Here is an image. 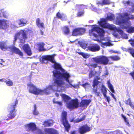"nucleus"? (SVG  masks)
Listing matches in <instances>:
<instances>
[{"mask_svg": "<svg viewBox=\"0 0 134 134\" xmlns=\"http://www.w3.org/2000/svg\"><path fill=\"white\" fill-rule=\"evenodd\" d=\"M93 26L92 29L89 31V35L96 37L98 35L100 38V44L103 47L105 48L107 46H111V44L110 42L109 38L104 37L105 31L103 29L100 28L98 25H94Z\"/></svg>", "mask_w": 134, "mask_h": 134, "instance_id": "nucleus-2", "label": "nucleus"}, {"mask_svg": "<svg viewBox=\"0 0 134 134\" xmlns=\"http://www.w3.org/2000/svg\"><path fill=\"white\" fill-rule=\"evenodd\" d=\"M130 53L134 58V49L131 48V50L129 51Z\"/></svg>", "mask_w": 134, "mask_h": 134, "instance_id": "nucleus-44", "label": "nucleus"}, {"mask_svg": "<svg viewBox=\"0 0 134 134\" xmlns=\"http://www.w3.org/2000/svg\"><path fill=\"white\" fill-rule=\"evenodd\" d=\"M129 41L130 42L131 46L134 47V39H131L129 40Z\"/></svg>", "mask_w": 134, "mask_h": 134, "instance_id": "nucleus-45", "label": "nucleus"}, {"mask_svg": "<svg viewBox=\"0 0 134 134\" xmlns=\"http://www.w3.org/2000/svg\"><path fill=\"white\" fill-rule=\"evenodd\" d=\"M10 49L14 53L18 54L21 56H23V53L20 51V49L14 46H12L9 47Z\"/></svg>", "mask_w": 134, "mask_h": 134, "instance_id": "nucleus-16", "label": "nucleus"}, {"mask_svg": "<svg viewBox=\"0 0 134 134\" xmlns=\"http://www.w3.org/2000/svg\"><path fill=\"white\" fill-rule=\"evenodd\" d=\"M40 31L41 34V35H43V32L41 30H40Z\"/></svg>", "mask_w": 134, "mask_h": 134, "instance_id": "nucleus-59", "label": "nucleus"}, {"mask_svg": "<svg viewBox=\"0 0 134 134\" xmlns=\"http://www.w3.org/2000/svg\"><path fill=\"white\" fill-rule=\"evenodd\" d=\"M91 102V100L90 99H83L82 100L80 104L82 107H84L85 106H87Z\"/></svg>", "mask_w": 134, "mask_h": 134, "instance_id": "nucleus-20", "label": "nucleus"}, {"mask_svg": "<svg viewBox=\"0 0 134 134\" xmlns=\"http://www.w3.org/2000/svg\"><path fill=\"white\" fill-rule=\"evenodd\" d=\"M26 129L28 131H34L37 129L35 124L34 123H30L25 125Z\"/></svg>", "mask_w": 134, "mask_h": 134, "instance_id": "nucleus-13", "label": "nucleus"}, {"mask_svg": "<svg viewBox=\"0 0 134 134\" xmlns=\"http://www.w3.org/2000/svg\"><path fill=\"white\" fill-rule=\"evenodd\" d=\"M55 55V54H54L51 55H43L42 56L40 59V62L42 63H46L49 61L54 63L53 65L54 69L53 71L54 77L52 85H49L46 88L43 90L37 88L31 83H28L27 85L29 87L30 92L36 95H42L44 93L49 94L50 91H55L57 90L58 87H61L64 84V80L69 83L70 87L73 86L75 88H77L78 86V85L73 86L70 83L69 79L70 75L69 73L65 71L60 64L56 63L54 59Z\"/></svg>", "mask_w": 134, "mask_h": 134, "instance_id": "nucleus-1", "label": "nucleus"}, {"mask_svg": "<svg viewBox=\"0 0 134 134\" xmlns=\"http://www.w3.org/2000/svg\"><path fill=\"white\" fill-rule=\"evenodd\" d=\"M18 22L19 25H25L27 22V20L25 19H22L18 20Z\"/></svg>", "mask_w": 134, "mask_h": 134, "instance_id": "nucleus-29", "label": "nucleus"}, {"mask_svg": "<svg viewBox=\"0 0 134 134\" xmlns=\"http://www.w3.org/2000/svg\"><path fill=\"white\" fill-rule=\"evenodd\" d=\"M118 31L123 38L126 39L128 38V37L127 34L124 33L122 30L120 29H118Z\"/></svg>", "mask_w": 134, "mask_h": 134, "instance_id": "nucleus-25", "label": "nucleus"}, {"mask_svg": "<svg viewBox=\"0 0 134 134\" xmlns=\"http://www.w3.org/2000/svg\"><path fill=\"white\" fill-rule=\"evenodd\" d=\"M45 131L46 134H58L57 130L52 128L46 129Z\"/></svg>", "mask_w": 134, "mask_h": 134, "instance_id": "nucleus-18", "label": "nucleus"}, {"mask_svg": "<svg viewBox=\"0 0 134 134\" xmlns=\"http://www.w3.org/2000/svg\"><path fill=\"white\" fill-rule=\"evenodd\" d=\"M131 103L130 98H129L127 100H126L125 103L127 105H130V104Z\"/></svg>", "mask_w": 134, "mask_h": 134, "instance_id": "nucleus-48", "label": "nucleus"}, {"mask_svg": "<svg viewBox=\"0 0 134 134\" xmlns=\"http://www.w3.org/2000/svg\"><path fill=\"white\" fill-rule=\"evenodd\" d=\"M131 108L134 110V105H133V106H132L131 107Z\"/></svg>", "mask_w": 134, "mask_h": 134, "instance_id": "nucleus-64", "label": "nucleus"}, {"mask_svg": "<svg viewBox=\"0 0 134 134\" xmlns=\"http://www.w3.org/2000/svg\"><path fill=\"white\" fill-rule=\"evenodd\" d=\"M63 31L65 35H68L70 33V30L69 27L67 26H65L63 27Z\"/></svg>", "mask_w": 134, "mask_h": 134, "instance_id": "nucleus-24", "label": "nucleus"}, {"mask_svg": "<svg viewBox=\"0 0 134 134\" xmlns=\"http://www.w3.org/2000/svg\"><path fill=\"white\" fill-rule=\"evenodd\" d=\"M55 95L57 97H58L59 96V94L57 93H55Z\"/></svg>", "mask_w": 134, "mask_h": 134, "instance_id": "nucleus-61", "label": "nucleus"}, {"mask_svg": "<svg viewBox=\"0 0 134 134\" xmlns=\"http://www.w3.org/2000/svg\"><path fill=\"white\" fill-rule=\"evenodd\" d=\"M90 127L86 125L82 126L79 129V132L81 134H84L90 130Z\"/></svg>", "mask_w": 134, "mask_h": 134, "instance_id": "nucleus-15", "label": "nucleus"}, {"mask_svg": "<svg viewBox=\"0 0 134 134\" xmlns=\"http://www.w3.org/2000/svg\"><path fill=\"white\" fill-rule=\"evenodd\" d=\"M60 95L66 102L68 108L72 109L79 107V102L77 99H71L70 97L65 94H62Z\"/></svg>", "mask_w": 134, "mask_h": 134, "instance_id": "nucleus-3", "label": "nucleus"}, {"mask_svg": "<svg viewBox=\"0 0 134 134\" xmlns=\"http://www.w3.org/2000/svg\"><path fill=\"white\" fill-rule=\"evenodd\" d=\"M36 25L38 27L41 28H44V24L42 22H41L39 18L36 19Z\"/></svg>", "mask_w": 134, "mask_h": 134, "instance_id": "nucleus-21", "label": "nucleus"}, {"mask_svg": "<svg viewBox=\"0 0 134 134\" xmlns=\"http://www.w3.org/2000/svg\"><path fill=\"white\" fill-rule=\"evenodd\" d=\"M98 23L100 26L103 28H107L113 30H114L116 29L115 25L107 24L106 23V20L105 19H101L100 21H98Z\"/></svg>", "mask_w": 134, "mask_h": 134, "instance_id": "nucleus-6", "label": "nucleus"}, {"mask_svg": "<svg viewBox=\"0 0 134 134\" xmlns=\"http://www.w3.org/2000/svg\"><path fill=\"white\" fill-rule=\"evenodd\" d=\"M132 65L133 68H134V61H133L132 63ZM130 74L132 76L133 79L134 80V70L133 72H131Z\"/></svg>", "mask_w": 134, "mask_h": 134, "instance_id": "nucleus-43", "label": "nucleus"}, {"mask_svg": "<svg viewBox=\"0 0 134 134\" xmlns=\"http://www.w3.org/2000/svg\"><path fill=\"white\" fill-rule=\"evenodd\" d=\"M44 44L43 43H41L38 44L39 50L40 51L44 50Z\"/></svg>", "mask_w": 134, "mask_h": 134, "instance_id": "nucleus-34", "label": "nucleus"}, {"mask_svg": "<svg viewBox=\"0 0 134 134\" xmlns=\"http://www.w3.org/2000/svg\"><path fill=\"white\" fill-rule=\"evenodd\" d=\"M18 38L19 39L21 43H24L25 42L26 39L27 38L26 32L24 30H21L15 34L13 41L14 44Z\"/></svg>", "mask_w": 134, "mask_h": 134, "instance_id": "nucleus-5", "label": "nucleus"}, {"mask_svg": "<svg viewBox=\"0 0 134 134\" xmlns=\"http://www.w3.org/2000/svg\"><path fill=\"white\" fill-rule=\"evenodd\" d=\"M18 103V100L15 99L14 100L13 102L10 105L9 109L10 113L8 116L9 119H12L14 118L16 115L15 112L16 110L15 109V108L16 104Z\"/></svg>", "mask_w": 134, "mask_h": 134, "instance_id": "nucleus-7", "label": "nucleus"}, {"mask_svg": "<svg viewBox=\"0 0 134 134\" xmlns=\"http://www.w3.org/2000/svg\"><path fill=\"white\" fill-rule=\"evenodd\" d=\"M93 9L92 10L93 11H94L95 12H96V11H97L98 10H100V9Z\"/></svg>", "mask_w": 134, "mask_h": 134, "instance_id": "nucleus-58", "label": "nucleus"}, {"mask_svg": "<svg viewBox=\"0 0 134 134\" xmlns=\"http://www.w3.org/2000/svg\"><path fill=\"white\" fill-rule=\"evenodd\" d=\"M110 95L112 96V97L115 100V102H116V98H115L114 95L113 94V93H111V92H110Z\"/></svg>", "mask_w": 134, "mask_h": 134, "instance_id": "nucleus-50", "label": "nucleus"}, {"mask_svg": "<svg viewBox=\"0 0 134 134\" xmlns=\"http://www.w3.org/2000/svg\"><path fill=\"white\" fill-rule=\"evenodd\" d=\"M99 79V77L98 76L96 77L93 81V84L92 85L93 87L94 88L95 86H97L99 83L98 80Z\"/></svg>", "mask_w": 134, "mask_h": 134, "instance_id": "nucleus-27", "label": "nucleus"}, {"mask_svg": "<svg viewBox=\"0 0 134 134\" xmlns=\"http://www.w3.org/2000/svg\"><path fill=\"white\" fill-rule=\"evenodd\" d=\"M76 8H86V6L83 4L76 5Z\"/></svg>", "mask_w": 134, "mask_h": 134, "instance_id": "nucleus-40", "label": "nucleus"}, {"mask_svg": "<svg viewBox=\"0 0 134 134\" xmlns=\"http://www.w3.org/2000/svg\"><path fill=\"white\" fill-rule=\"evenodd\" d=\"M115 17L114 15L112 13L110 14L109 15H108L107 16V19L110 21L113 20Z\"/></svg>", "mask_w": 134, "mask_h": 134, "instance_id": "nucleus-36", "label": "nucleus"}, {"mask_svg": "<svg viewBox=\"0 0 134 134\" xmlns=\"http://www.w3.org/2000/svg\"><path fill=\"white\" fill-rule=\"evenodd\" d=\"M121 117L123 118L124 121L126 123V125L128 126H130V125L129 122L127 121V119L126 117L123 114H122L121 115Z\"/></svg>", "mask_w": 134, "mask_h": 134, "instance_id": "nucleus-37", "label": "nucleus"}, {"mask_svg": "<svg viewBox=\"0 0 134 134\" xmlns=\"http://www.w3.org/2000/svg\"><path fill=\"white\" fill-rule=\"evenodd\" d=\"M97 72L96 71L94 70H91L90 72L89 77L90 78L95 76H97Z\"/></svg>", "mask_w": 134, "mask_h": 134, "instance_id": "nucleus-26", "label": "nucleus"}, {"mask_svg": "<svg viewBox=\"0 0 134 134\" xmlns=\"http://www.w3.org/2000/svg\"><path fill=\"white\" fill-rule=\"evenodd\" d=\"M79 55H81L85 58H88L90 56L87 53H85L82 52H77Z\"/></svg>", "mask_w": 134, "mask_h": 134, "instance_id": "nucleus-35", "label": "nucleus"}, {"mask_svg": "<svg viewBox=\"0 0 134 134\" xmlns=\"http://www.w3.org/2000/svg\"><path fill=\"white\" fill-rule=\"evenodd\" d=\"M6 42H0V48L3 51H5L7 49L8 47L7 45Z\"/></svg>", "mask_w": 134, "mask_h": 134, "instance_id": "nucleus-22", "label": "nucleus"}, {"mask_svg": "<svg viewBox=\"0 0 134 134\" xmlns=\"http://www.w3.org/2000/svg\"><path fill=\"white\" fill-rule=\"evenodd\" d=\"M109 73L106 70L105 73H104L105 76L108 75Z\"/></svg>", "mask_w": 134, "mask_h": 134, "instance_id": "nucleus-56", "label": "nucleus"}, {"mask_svg": "<svg viewBox=\"0 0 134 134\" xmlns=\"http://www.w3.org/2000/svg\"><path fill=\"white\" fill-rule=\"evenodd\" d=\"M101 90L103 96L107 95V91L106 87L104 85L102 86Z\"/></svg>", "mask_w": 134, "mask_h": 134, "instance_id": "nucleus-31", "label": "nucleus"}, {"mask_svg": "<svg viewBox=\"0 0 134 134\" xmlns=\"http://www.w3.org/2000/svg\"><path fill=\"white\" fill-rule=\"evenodd\" d=\"M58 18L62 20H67L66 16L64 14L62 13H60L59 12L56 14Z\"/></svg>", "mask_w": 134, "mask_h": 134, "instance_id": "nucleus-19", "label": "nucleus"}, {"mask_svg": "<svg viewBox=\"0 0 134 134\" xmlns=\"http://www.w3.org/2000/svg\"><path fill=\"white\" fill-rule=\"evenodd\" d=\"M98 65L96 64H94L92 65V66L94 68H96L97 66Z\"/></svg>", "mask_w": 134, "mask_h": 134, "instance_id": "nucleus-52", "label": "nucleus"}, {"mask_svg": "<svg viewBox=\"0 0 134 134\" xmlns=\"http://www.w3.org/2000/svg\"><path fill=\"white\" fill-rule=\"evenodd\" d=\"M0 81H4L3 80V79H0Z\"/></svg>", "mask_w": 134, "mask_h": 134, "instance_id": "nucleus-62", "label": "nucleus"}, {"mask_svg": "<svg viewBox=\"0 0 134 134\" xmlns=\"http://www.w3.org/2000/svg\"><path fill=\"white\" fill-rule=\"evenodd\" d=\"M53 121L51 119L48 121H44L43 124L46 126H51L53 125Z\"/></svg>", "mask_w": 134, "mask_h": 134, "instance_id": "nucleus-23", "label": "nucleus"}, {"mask_svg": "<svg viewBox=\"0 0 134 134\" xmlns=\"http://www.w3.org/2000/svg\"><path fill=\"white\" fill-rule=\"evenodd\" d=\"M100 92H96L95 93V94L96 95L98 96H99V94H100Z\"/></svg>", "mask_w": 134, "mask_h": 134, "instance_id": "nucleus-54", "label": "nucleus"}, {"mask_svg": "<svg viewBox=\"0 0 134 134\" xmlns=\"http://www.w3.org/2000/svg\"><path fill=\"white\" fill-rule=\"evenodd\" d=\"M111 3V2L109 0H103L102 2H99L97 3V4L103 5H104L110 4Z\"/></svg>", "mask_w": 134, "mask_h": 134, "instance_id": "nucleus-28", "label": "nucleus"}, {"mask_svg": "<svg viewBox=\"0 0 134 134\" xmlns=\"http://www.w3.org/2000/svg\"><path fill=\"white\" fill-rule=\"evenodd\" d=\"M108 58L106 56L102 55L93 58V59L97 63L106 65L108 64L109 62Z\"/></svg>", "mask_w": 134, "mask_h": 134, "instance_id": "nucleus-8", "label": "nucleus"}, {"mask_svg": "<svg viewBox=\"0 0 134 134\" xmlns=\"http://www.w3.org/2000/svg\"><path fill=\"white\" fill-rule=\"evenodd\" d=\"M4 134V133H3V131H2L0 132V134Z\"/></svg>", "mask_w": 134, "mask_h": 134, "instance_id": "nucleus-63", "label": "nucleus"}, {"mask_svg": "<svg viewBox=\"0 0 134 134\" xmlns=\"http://www.w3.org/2000/svg\"><path fill=\"white\" fill-rule=\"evenodd\" d=\"M23 49L25 52L29 55H30L32 54L30 48L28 44H25L23 47Z\"/></svg>", "mask_w": 134, "mask_h": 134, "instance_id": "nucleus-17", "label": "nucleus"}, {"mask_svg": "<svg viewBox=\"0 0 134 134\" xmlns=\"http://www.w3.org/2000/svg\"><path fill=\"white\" fill-rule=\"evenodd\" d=\"M3 11V9H2L0 10V16H1L2 15L4 17L6 18L5 12ZM8 22V21L5 20H0V29H4L7 28Z\"/></svg>", "mask_w": 134, "mask_h": 134, "instance_id": "nucleus-10", "label": "nucleus"}, {"mask_svg": "<svg viewBox=\"0 0 134 134\" xmlns=\"http://www.w3.org/2000/svg\"><path fill=\"white\" fill-rule=\"evenodd\" d=\"M134 18V16L130 15L127 13H124L123 15H120L117 16L115 21L116 24L119 25L121 23H128V21L130 19Z\"/></svg>", "mask_w": 134, "mask_h": 134, "instance_id": "nucleus-4", "label": "nucleus"}, {"mask_svg": "<svg viewBox=\"0 0 134 134\" xmlns=\"http://www.w3.org/2000/svg\"><path fill=\"white\" fill-rule=\"evenodd\" d=\"M107 83L108 85V87L111 92L113 93H115V91L114 89V88L112 85L111 83L109 81H108L107 82Z\"/></svg>", "mask_w": 134, "mask_h": 134, "instance_id": "nucleus-32", "label": "nucleus"}, {"mask_svg": "<svg viewBox=\"0 0 134 134\" xmlns=\"http://www.w3.org/2000/svg\"><path fill=\"white\" fill-rule=\"evenodd\" d=\"M81 46L83 49H85L86 48L85 46H83L82 44L81 45Z\"/></svg>", "mask_w": 134, "mask_h": 134, "instance_id": "nucleus-60", "label": "nucleus"}, {"mask_svg": "<svg viewBox=\"0 0 134 134\" xmlns=\"http://www.w3.org/2000/svg\"><path fill=\"white\" fill-rule=\"evenodd\" d=\"M34 109L33 111V113L34 115H37L38 113V112L37 110L36 105L35 104L34 105Z\"/></svg>", "mask_w": 134, "mask_h": 134, "instance_id": "nucleus-39", "label": "nucleus"}, {"mask_svg": "<svg viewBox=\"0 0 134 134\" xmlns=\"http://www.w3.org/2000/svg\"><path fill=\"white\" fill-rule=\"evenodd\" d=\"M85 30L84 29L82 28H78L74 29L72 32V35L76 36L83 34L85 32Z\"/></svg>", "mask_w": 134, "mask_h": 134, "instance_id": "nucleus-12", "label": "nucleus"}, {"mask_svg": "<svg viewBox=\"0 0 134 134\" xmlns=\"http://www.w3.org/2000/svg\"><path fill=\"white\" fill-rule=\"evenodd\" d=\"M71 134H77L76 132V131H71Z\"/></svg>", "mask_w": 134, "mask_h": 134, "instance_id": "nucleus-55", "label": "nucleus"}, {"mask_svg": "<svg viewBox=\"0 0 134 134\" xmlns=\"http://www.w3.org/2000/svg\"><path fill=\"white\" fill-rule=\"evenodd\" d=\"M6 85L8 86H11L13 85V82L10 80H8L5 81Z\"/></svg>", "mask_w": 134, "mask_h": 134, "instance_id": "nucleus-38", "label": "nucleus"}, {"mask_svg": "<svg viewBox=\"0 0 134 134\" xmlns=\"http://www.w3.org/2000/svg\"><path fill=\"white\" fill-rule=\"evenodd\" d=\"M67 113L66 111H63L62 114L61 122L65 127V129L67 132H68L70 128V125L69 124L67 118Z\"/></svg>", "mask_w": 134, "mask_h": 134, "instance_id": "nucleus-9", "label": "nucleus"}, {"mask_svg": "<svg viewBox=\"0 0 134 134\" xmlns=\"http://www.w3.org/2000/svg\"><path fill=\"white\" fill-rule=\"evenodd\" d=\"M104 97L106 99L107 102L108 103H109L110 101V97L109 96H107V95L104 96Z\"/></svg>", "mask_w": 134, "mask_h": 134, "instance_id": "nucleus-46", "label": "nucleus"}, {"mask_svg": "<svg viewBox=\"0 0 134 134\" xmlns=\"http://www.w3.org/2000/svg\"><path fill=\"white\" fill-rule=\"evenodd\" d=\"M109 58H110L112 60L116 61L119 60L120 58L118 56H112L109 57Z\"/></svg>", "mask_w": 134, "mask_h": 134, "instance_id": "nucleus-33", "label": "nucleus"}, {"mask_svg": "<svg viewBox=\"0 0 134 134\" xmlns=\"http://www.w3.org/2000/svg\"><path fill=\"white\" fill-rule=\"evenodd\" d=\"M85 115H83L82 116V118H78L76 120H74V119H72L71 121V122H81L85 119Z\"/></svg>", "mask_w": 134, "mask_h": 134, "instance_id": "nucleus-30", "label": "nucleus"}, {"mask_svg": "<svg viewBox=\"0 0 134 134\" xmlns=\"http://www.w3.org/2000/svg\"><path fill=\"white\" fill-rule=\"evenodd\" d=\"M53 102L54 103H57L60 105H62V103L61 102L55 101L54 100Z\"/></svg>", "mask_w": 134, "mask_h": 134, "instance_id": "nucleus-49", "label": "nucleus"}, {"mask_svg": "<svg viewBox=\"0 0 134 134\" xmlns=\"http://www.w3.org/2000/svg\"><path fill=\"white\" fill-rule=\"evenodd\" d=\"M129 105L131 107V108L132 106L134 105V104L132 103V102Z\"/></svg>", "mask_w": 134, "mask_h": 134, "instance_id": "nucleus-57", "label": "nucleus"}, {"mask_svg": "<svg viewBox=\"0 0 134 134\" xmlns=\"http://www.w3.org/2000/svg\"><path fill=\"white\" fill-rule=\"evenodd\" d=\"M97 87L95 88H94L93 89V92H94L95 93L96 92H97Z\"/></svg>", "mask_w": 134, "mask_h": 134, "instance_id": "nucleus-53", "label": "nucleus"}, {"mask_svg": "<svg viewBox=\"0 0 134 134\" xmlns=\"http://www.w3.org/2000/svg\"><path fill=\"white\" fill-rule=\"evenodd\" d=\"M88 48L91 51L95 52L99 51L100 49V47L99 45L97 44H93L89 46Z\"/></svg>", "mask_w": 134, "mask_h": 134, "instance_id": "nucleus-14", "label": "nucleus"}, {"mask_svg": "<svg viewBox=\"0 0 134 134\" xmlns=\"http://www.w3.org/2000/svg\"><path fill=\"white\" fill-rule=\"evenodd\" d=\"M84 13L83 10H79L77 14L78 16L80 17L83 15Z\"/></svg>", "mask_w": 134, "mask_h": 134, "instance_id": "nucleus-41", "label": "nucleus"}, {"mask_svg": "<svg viewBox=\"0 0 134 134\" xmlns=\"http://www.w3.org/2000/svg\"><path fill=\"white\" fill-rule=\"evenodd\" d=\"M128 24V23H121L119 25H120V27L122 29H126V31L128 33H133L134 32V27L130 26Z\"/></svg>", "mask_w": 134, "mask_h": 134, "instance_id": "nucleus-11", "label": "nucleus"}, {"mask_svg": "<svg viewBox=\"0 0 134 134\" xmlns=\"http://www.w3.org/2000/svg\"><path fill=\"white\" fill-rule=\"evenodd\" d=\"M37 133L38 134H43L41 130L39 129L38 130Z\"/></svg>", "mask_w": 134, "mask_h": 134, "instance_id": "nucleus-51", "label": "nucleus"}, {"mask_svg": "<svg viewBox=\"0 0 134 134\" xmlns=\"http://www.w3.org/2000/svg\"><path fill=\"white\" fill-rule=\"evenodd\" d=\"M131 48H130L128 49H127L126 48H124V47H122V49L124 51H125L126 52H127L129 53H130V52L129 51L130 50H131Z\"/></svg>", "mask_w": 134, "mask_h": 134, "instance_id": "nucleus-47", "label": "nucleus"}, {"mask_svg": "<svg viewBox=\"0 0 134 134\" xmlns=\"http://www.w3.org/2000/svg\"><path fill=\"white\" fill-rule=\"evenodd\" d=\"M82 86L85 89L88 88L90 85L87 83H86L84 84H82Z\"/></svg>", "mask_w": 134, "mask_h": 134, "instance_id": "nucleus-42", "label": "nucleus"}]
</instances>
